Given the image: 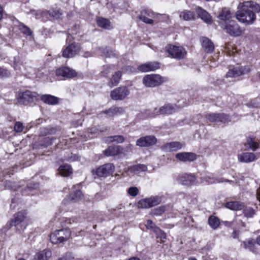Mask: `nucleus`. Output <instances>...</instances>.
<instances>
[{
	"instance_id": "14",
	"label": "nucleus",
	"mask_w": 260,
	"mask_h": 260,
	"mask_svg": "<svg viewBox=\"0 0 260 260\" xmlns=\"http://www.w3.org/2000/svg\"><path fill=\"white\" fill-rule=\"evenodd\" d=\"M56 75L58 77L73 78L77 75V73L75 70L72 69L67 67H62L56 70Z\"/></svg>"
},
{
	"instance_id": "37",
	"label": "nucleus",
	"mask_w": 260,
	"mask_h": 260,
	"mask_svg": "<svg viewBox=\"0 0 260 260\" xmlns=\"http://www.w3.org/2000/svg\"><path fill=\"white\" fill-rule=\"evenodd\" d=\"M125 140L123 136L117 135L110 136L107 138V141L109 142H116L117 143H122Z\"/></svg>"
},
{
	"instance_id": "7",
	"label": "nucleus",
	"mask_w": 260,
	"mask_h": 260,
	"mask_svg": "<svg viewBox=\"0 0 260 260\" xmlns=\"http://www.w3.org/2000/svg\"><path fill=\"white\" fill-rule=\"evenodd\" d=\"M130 93L128 88L125 86H120L112 90L110 96L113 100H122Z\"/></svg>"
},
{
	"instance_id": "56",
	"label": "nucleus",
	"mask_w": 260,
	"mask_h": 260,
	"mask_svg": "<svg viewBox=\"0 0 260 260\" xmlns=\"http://www.w3.org/2000/svg\"><path fill=\"white\" fill-rule=\"evenodd\" d=\"M104 54H105L106 57H110L112 55V50H103Z\"/></svg>"
},
{
	"instance_id": "47",
	"label": "nucleus",
	"mask_w": 260,
	"mask_h": 260,
	"mask_svg": "<svg viewBox=\"0 0 260 260\" xmlns=\"http://www.w3.org/2000/svg\"><path fill=\"white\" fill-rule=\"evenodd\" d=\"M127 192L130 196L135 197L138 194L139 189L137 187H131L128 189Z\"/></svg>"
},
{
	"instance_id": "20",
	"label": "nucleus",
	"mask_w": 260,
	"mask_h": 260,
	"mask_svg": "<svg viewBox=\"0 0 260 260\" xmlns=\"http://www.w3.org/2000/svg\"><path fill=\"white\" fill-rule=\"evenodd\" d=\"M183 146V144L179 142H172L164 144L161 148L164 151L170 152L179 150Z\"/></svg>"
},
{
	"instance_id": "3",
	"label": "nucleus",
	"mask_w": 260,
	"mask_h": 260,
	"mask_svg": "<svg viewBox=\"0 0 260 260\" xmlns=\"http://www.w3.org/2000/svg\"><path fill=\"white\" fill-rule=\"evenodd\" d=\"M71 232L68 228L56 230L51 233L50 240L52 243L58 244L68 240L71 237Z\"/></svg>"
},
{
	"instance_id": "8",
	"label": "nucleus",
	"mask_w": 260,
	"mask_h": 260,
	"mask_svg": "<svg viewBox=\"0 0 260 260\" xmlns=\"http://www.w3.org/2000/svg\"><path fill=\"white\" fill-rule=\"evenodd\" d=\"M177 109V106L174 105H171L170 104H166L163 106L160 107L159 109L155 108L154 109L153 113L151 114V117H154L156 115L160 114H171L174 113Z\"/></svg>"
},
{
	"instance_id": "5",
	"label": "nucleus",
	"mask_w": 260,
	"mask_h": 260,
	"mask_svg": "<svg viewBox=\"0 0 260 260\" xmlns=\"http://www.w3.org/2000/svg\"><path fill=\"white\" fill-rule=\"evenodd\" d=\"M166 81L164 78L159 74L147 75L143 78V83L146 87H155Z\"/></svg>"
},
{
	"instance_id": "52",
	"label": "nucleus",
	"mask_w": 260,
	"mask_h": 260,
	"mask_svg": "<svg viewBox=\"0 0 260 260\" xmlns=\"http://www.w3.org/2000/svg\"><path fill=\"white\" fill-rule=\"evenodd\" d=\"M74 258L72 254L67 253L65 256L59 258L58 260H73Z\"/></svg>"
},
{
	"instance_id": "11",
	"label": "nucleus",
	"mask_w": 260,
	"mask_h": 260,
	"mask_svg": "<svg viewBox=\"0 0 260 260\" xmlns=\"http://www.w3.org/2000/svg\"><path fill=\"white\" fill-rule=\"evenodd\" d=\"M178 180L179 183L183 185H196L198 183L196 176L191 174H183L180 175Z\"/></svg>"
},
{
	"instance_id": "12",
	"label": "nucleus",
	"mask_w": 260,
	"mask_h": 260,
	"mask_svg": "<svg viewBox=\"0 0 260 260\" xmlns=\"http://www.w3.org/2000/svg\"><path fill=\"white\" fill-rule=\"evenodd\" d=\"M115 170V167L112 164L108 163L100 166L96 169V175L99 177H106L111 174Z\"/></svg>"
},
{
	"instance_id": "27",
	"label": "nucleus",
	"mask_w": 260,
	"mask_h": 260,
	"mask_svg": "<svg viewBox=\"0 0 260 260\" xmlns=\"http://www.w3.org/2000/svg\"><path fill=\"white\" fill-rule=\"evenodd\" d=\"M98 25L101 27L106 29H111L113 28L111 22L108 19L99 17L96 20Z\"/></svg>"
},
{
	"instance_id": "61",
	"label": "nucleus",
	"mask_w": 260,
	"mask_h": 260,
	"mask_svg": "<svg viewBox=\"0 0 260 260\" xmlns=\"http://www.w3.org/2000/svg\"><path fill=\"white\" fill-rule=\"evenodd\" d=\"M38 186V184H34L33 185V186L30 184V185H28L26 188L27 189L31 190L32 189L37 188Z\"/></svg>"
},
{
	"instance_id": "13",
	"label": "nucleus",
	"mask_w": 260,
	"mask_h": 260,
	"mask_svg": "<svg viewBox=\"0 0 260 260\" xmlns=\"http://www.w3.org/2000/svg\"><path fill=\"white\" fill-rule=\"evenodd\" d=\"M206 118L210 122H221L225 123L230 121V117L224 113H210L207 114Z\"/></svg>"
},
{
	"instance_id": "25",
	"label": "nucleus",
	"mask_w": 260,
	"mask_h": 260,
	"mask_svg": "<svg viewBox=\"0 0 260 260\" xmlns=\"http://www.w3.org/2000/svg\"><path fill=\"white\" fill-rule=\"evenodd\" d=\"M40 99L44 103L49 105H56L58 103V98L50 94L42 95Z\"/></svg>"
},
{
	"instance_id": "57",
	"label": "nucleus",
	"mask_w": 260,
	"mask_h": 260,
	"mask_svg": "<svg viewBox=\"0 0 260 260\" xmlns=\"http://www.w3.org/2000/svg\"><path fill=\"white\" fill-rule=\"evenodd\" d=\"M234 51V50H226L225 53L227 56H231V55H234L236 53H237V50Z\"/></svg>"
},
{
	"instance_id": "60",
	"label": "nucleus",
	"mask_w": 260,
	"mask_h": 260,
	"mask_svg": "<svg viewBox=\"0 0 260 260\" xmlns=\"http://www.w3.org/2000/svg\"><path fill=\"white\" fill-rule=\"evenodd\" d=\"M144 13L145 15H147L150 17H152L153 15V12L149 10H145Z\"/></svg>"
},
{
	"instance_id": "16",
	"label": "nucleus",
	"mask_w": 260,
	"mask_h": 260,
	"mask_svg": "<svg viewBox=\"0 0 260 260\" xmlns=\"http://www.w3.org/2000/svg\"><path fill=\"white\" fill-rule=\"evenodd\" d=\"M250 68L247 66H239L234 68L232 70H230L226 74V77H237L242 75L247 74L249 72Z\"/></svg>"
},
{
	"instance_id": "22",
	"label": "nucleus",
	"mask_w": 260,
	"mask_h": 260,
	"mask_svg": "<svg viewBox=\"0 0 260 260\" xmlns=\"http://www.w3.org/2000/svg\"><path fill=\"white\" fill-rule=\"evenodd\" d=\"M123 150L121 146H110L104 151V153L107 156H111L122 153Z\"/></svg>"
},
{
	"instance_id": "17",
	"label": "nucleus",
	"mask_w": 260,
	"mask_h": 260,
	"mask_svg": "<svg viewBox=\"0 0 260 260\" xmlns=\"http://www.w3.org/2000/svg\"><path fill=\"white\" fill-rule=\"evenodd\" d=\"M161 52L165 53L166 57H171L175 59H182L186 54L185 50H164Z\"/></svg>"
},
{
	"instance_id": "58",
	"label": "nucleus",
	"mask_w": 260,
	"mask_h": 260,
	"mask_svg": "<svg viewBox=\"0 0 260 260\" xmlns=\"http://www.w3.org/2000/svg\"><path fill=\"white\" fill-rule=\"evenodd\" d=\"M124 70L128 72H133L135 71V68L131 66L125 67L123 68Z\"/></svg>"
},
{
	"instance_id": "62",
	"label": "nucleus",
	"mask_w": 260,
	"mask_h": 260,
	"mask_svg": "<svg viewBox=\"0 0 260 260\" xmlns=\"http://www.w3.org/2000/svg\"><path fill=\"white\" fill-rule=\"evenodd\" d=\"M166 49H179V47L176 46L175 45H171V44H169V45H167V46L166 47Z\"/></svg>"
},
{
	"instance_id": "34",
	"label": "nucleus",
	"mask_w": 260,
	"mask_h": 260,
	"mask_svg": "<svg viewBox=\"0 0 260 260\" xmlns=\"http://www.w3.org/2000/svg\"><path fill=\"white\" fill-rule=\"evenodd\" d=\"M147 167L144 165L138 164L131 167L129 168V171L133 173H138L140 172H143L147 170Z\"/></svg>"
},
{
	"instance_id": "9",
	"label": "nucleus",
	"mask_w": 260,
	"mask_h": 260,
	"mask_svg": "<svg viewBox=\"0 0 260 260\" xmlns=\"http://www.w3.org/2000/svg\"><path fill=\"white\" fill-rule=\"evenodd\" d=\"M74 187L76 188L75 190L64 199L63 201L64 204L76 202L82 198L83 194L80 190V185H74Z\"/></svg>"
},
{
	"instance_id": "44",
	"label": "nucleus",
	"mask_w": 260,
	"mask_h": 260,
	"mask_svg": "<svg viewBox=\"0 0 260 260\" xmlns=\"http://www.w3.org/2000/svg\"><path fill=\"white\" fill-rule=\"evenodd\" d=\"M24 126L23 123L20 121H17L14 125V131L16 133H21L23 132Z\"/></svg>"
},
{
	"instance_id": "45",
	"label": "nucleus",
	"mask_w": 260,
	"mask_h": 260,
	"mask_svg": "<svg viewBox=\"0 0 260 260\" xmlns=\"http://www.w3.org/2000/svg\"><path fill=\"white\" fill-rule=\"evenodd\" d=\"M149 68V71H155L160 68V64L158 62H148Z\"/></svg>"
},
{
	"instance_id": "21",
	"label": "nucleus",
	"mask_w": 260,
	"mask_h": 260,
	"mask_svg": "<svg viewBox=\"0 0 260 260\" xmlns=\"http://www.w3.org/2000/svg\"><path fill=\"white\" fill-rule=\"evenodd\" d=\"M240 162L249 163L257 159L256 155L251 152H244L238 155Z\"/></svg>"
},
{
	"instance_id": "28",
	"label": "nucleus",
	"mask_w": 260,
	"mask_h": 260,
	"mask_svg": "<svg viewBox=\"0 0 260 260\" xmlns=\"http://www.w3.org/2000/svg\"><path fill=\"white\" fill-rule=\"evenodd\" d=\"M58 172L61 176L67 177L72 173V170L70 165L66 164L59 167Z\"/></svg>"
},
{
	"instance_id": "32",
	"label": "nucleus",
	"mask_w": 260,
	"mask_h": 260,
	"mask_svg": "<svg viewBox=\"0 0 260 260\" xmlns=\"http://www.w3.org/2000/svg\"><path fill=\"white\" fill-rule=\"evenodd\" d=\"M200 42L202 47L205 49H214L215 46L213 43L208 38H201Z\"/></svg>"
},
{
	"instance_id": "30",
	"label": "nucleus",
	"mask_w": 260,
	"mask_h": 260,
	"mask_svg": "<svg viewBox=\"0 0 260 260\" xmlns=\"http://www.w3.org/2000/svg\"><path fill=\"white\" fill-rule=\"evenodd\" d=\"M123 109L120 107H113L107 110L103 111V113L106 114L109 117H113L118 113H121Z\"/></svg>"
},
{
	"instance_id": "50",
	"label": "nucleus",
	"mask_w": 260,
	"mask_h": 260,
	"mask_svg": "<svg viewBox=\"0 0 260 260\" xmlns=\"http://www.w3.org/2000/svg\"><path fill=\"white\" fill-rule=\"evenodd\" d=\"M138 69L139 71H142V72H149V68L148 62L139 66L138 67Z\"/></svg>"
},
{
	"instance_id": "2",
	"label": "nucleus",
	"mask_w": 260,
	"mask_h": 260,
	"mask_svg": "<svg viewBox=\"0 0 260 260\" xmlns=\"http://www.w3.org/2000/svg\"><path fill=\"white\" fill-rule=\"evenodd\" d=\"M8 224L10 228L14 226L18 231L24 230L28 224L27 212L22 211L16 213Z\"/></svg>"
},
{
	"instance_id": "64",
	"label": "nucleus",
	"mask_w": 260,
	"mask_h": 260,
	"mask_svg": "<svg viewBox=\"0 0 260 260\" xmlns=\"http://www.w3.org/2000/svg\"><path fill=\"white\" fill-rule=\"evenodd\" d=\"M256 198L260 202V187L257 189L256 191Z\"/></svg>"
},
{
	"instance_id": "43",
	"label": "nucleus",
	"mask_w": 260,
	"mask_h": 260,
	"mask_svg": "<svg viewBox=\"0 0 260 260\" xmlns=\"http://www.w3.org/2000/svg\"><path fill=\"white\" fill-rule=\"evenodd\" d=\"M201 178L202 179H203V181H202L201 182H203L204 181H206V182L209 184H212L216 182L215 178L211 174L207 175L205 177H203Z\"/></svg>"
},
{
	"instance_id": "15",
	"label": "nucleus",
	"mask_w": 260,
	"mask_h": 260,
	"mask_svg": "<svg viewBox=\"0 0 260 260\" xmlns=\"http://www.w3.org/2000/svg\"><path fill=\"white\" fill-rule=\"evenodd\" d=\"M157 142L156 138L153 136H147L138 139L136 141V145L141 147H149L154 145Z\"/></svg>"
},
{
	"instance_id": "54",
	"label": "nucleus",
	"mask_w": 260,
	"mask_h": 260,
	"mask_svg": "<svg viewBox=\"0 0 260 260\" xmlns=\"http://www.w3.org/2000/svg\"><path fill=\"white\" fill-rule=\"evenodd\" d=\"M14 68L16 71H21V68L19 64H18V62L17 61L16 58H14Z\"/></svg>"
},
{
	"instance_id": "35",
	"label": "nucleus",
	"mask_w": 260,
	"mask_h": 260,
	"mask_svg": "<svg viewBox=\"0 0 260 260\" xmlns=\"http://www.w3.org/2000/svg\"><path fill=\"white\" fill-rule=\"evenodd\" d=\"M246 147H248L252 151H254L259 147V144L255 141L252 138H248L247 139L246 143L245 144Z\"/></svg>"
},
{
	"instance_id": "55",
	"label": "nucleus",
	"mask_w": 260,
	"mask_h": 260,
	"mask_svg": "<svg viewBox=\"0 0 260 260\" xmlns=\"http://www.w3.org/2000/svg\"><path fill=\"white\" fill-rule=\"evenodd\" d=\"M11 182H9L8 183H7V185L9 187H10L11 189L14 190H18L20 188V186H16V185H14V186H12L11 185Z\"/></svg>"
},
{
	"instance_id": "53",
	"label": "nucleus",
	"mask_w": 260,
	"mask_h": 260,
	"mask_svg": "<svg viewBox=\"0 0 260 260\" xmlns=\"http://www.w3.org/2000/svg\"><path fill=\"white\" fill-rule=\"evenodd\" d=\"M53 130L49 129V128H43L42 129L41 134L43 135H46L48 134H52L53 133Z\"/></svg>"
},
{
	"instance_id": "49",
	"label": "nucleus",
	"mask_w": 260,
	"mask_h": 260,
	"mask_svg": "<svg viewBox=\"0 0 260 260\" xmlns=\"http://www.w3.org/2000/svg\"><path fill=\"white\" fill-rule=\"evenodd\" d=\"M10 75V72L0 67V78L8 77Z\"/></svg>"
},
{
	"instance_id": "19",
	"label": "nucleus",
	"mask_w": 260,
	"mask_h": 260,
	"mask_svg": "<svg viewBox=\"0 0 260 260\" xmlns=\"http://www.w3.org/2000/svg\"><path fill=\"white\" fill-rule=\"evenodd\" d=\"M195 10L199 17L205 23L207 24H211L212 23V17L206 10L199 6L196 7Z\"/></svg>"
},
{
	"instance_id": "29",
	"label": "nucleus",
	"mask_w": 260,
	"mask_h": 260,
	"mask_svg": "<svg viewBox=\"0 0 260 260\" xmlns=\"http://www.w3.org/2000/svg\"><path fill=\"white\" fill-rule=\"evenodd\" d=\"M122 76V72L120 71L116 72L110 79L109 86L110 87L117 85L120 82Z\"/></svg>"
},
{
	"instance_id": "6",
	"label": "nucleus",
	"mask_w": 260,
	"mask_h": 260,
	"mask_svg": "<svg viewBox=\"0 0 260 260\" xmlns=\"http://www.w3.org/2000/svg\"><path fill=\"white\" fill-rule=\"evenodd\" d=\"M161 201V197L158 196H152L140 200L138 202L137 206L139 208H149L159 204Z\"/></svg>"
},
{
	"instance_id": "42",
	"label": "nucleus",
	"mask_w": 260,
	"mask_h": 260,
	"mask_svg": "<svg viewBox=\"0 0 260 260\" xmlns=\"http://www.w3.org/2000/svg\"><path fill=\"white\" fill-rule=\"evenodd\" d=\"M243 212H244V214L245 216H246L247 217H250V218L252 217L255 214V211H254V209H253L251 207L246 208L244 210Z\"/></svg>"
},
{
	"instance_id": "18",
	"label": "nucleus",
	"mask_w": 260,
	"mask_h": 260,
	"mask_svg": "<svg viewBox=\"0 0 260 260\" xmlns=\"http://www.w3.org/2000/svg\"><path fill=\"white\" fill-rule=\"evenodd\" d=\"M176 158L183 162L192 161L197 159V155L192 152H180L176 154Z\"/></svg>"
},
{
	"instance_id": "4",
	"label": "nucleus",
	"mask_w": 260,
	"mask_h": 260,
	"mask_svg": "<svg viewBox=\"0 0 260 260\" xmlns=\"http://www.w3.org/2000/svg\"><path fill=\"white\" fill-rule=\"evenodd\" d=\"M221 25L225 32L231 36H240L244 30L236 21L233 20L224 22Z\"/></svg>"
},
{
	"instance_id": "46",
	"label": "nucleus",
	"mask_w": 260,
	"mask_h": 260,
	"mask_svg": "<svg viewBox=\"0 0 260 260\" xmlns=\"http://www.w3.org/2000/svg\"><path fill=\"white\" fill-rule=\"evenodd\" d=\"M139 18L146 24H152L154 22L152 19L147 18L145 15H143V13L139 16Z\"/></svg>"
},
{
	"instance_id": "31",
	"label": "nucleus",
	"mask_w": 260,
	"mask_h": 260,
	"mask_svg": "<svg viewBox=\"0 0 260 260\" xmlns=\"http://www.w3.org/2000/svg\"><path fill=\"white\" fill-rule=\"evenodd\" d=\"M179 16L181 18L185 21H189L194 19V13L188 10H184L180 12Z\"/></svg>"
},
{
	"instance_id": "40",
	"label": "nucleus",
	"mask_w": 260,
	"mask_h": 260,
	"mask_svg": "<svg viewBox=\"0 0 260 260\" xmlns=\"http://www.w3.org/2000/svg\"><path fill=\"white\" fill-rule=\"evenodd\" d=\"M67 46L66 49H70L78 48V45L74 42L72 40V37L71 36H68L67 38Z\"/></svg>"
},
{
	"instance_id": "48",
	"label": "nucleus",
	"mask_w": 260,
	"mask_h": 260,
	"mask_svg": "<svg viewBox=\"0 0 260 260\" xmlns=\"http://www.w3.org/2000/svg\"><path fill=\"white\" fill-rule=\"evenodd\" d=\"M49 15L55 18H58L61 15V13L59 10H52L49 12Z\"/></svg>"
},
{
	"instance_id": "1",
	"label": "nucleus",
	"mask_w": 260,
	"mask_h": 260,
	"mask_svg": "<svg viewBox=\"0 0 260 260\" xmlns=\"http://www.w3.org/2000/svg\"><path fill=\"white\" fill-rule=\"evenodd\" d=\"M236 16L240 22L248 24H252L256 19L255 13L260 12V6L253 1H246L240 3Z\"/></svg>"
},
{
	"instance_id": "23",
	"label": "nucleus",
	"mask_w": 260,
	"mask_h": 260,
	"mask_svg": "<svg viewBox=\"0 0 260 260\" xmlns=\"http://www.w3.org/2000/svg\"><path fill=\"white\" fill-rule=\"evenodd\" d=\"M217 17L219 20L224 21V22H228L231 21L230 19L232 18V13L229 8H222L219 10Z\"/></svg>"
},
{
	"instance_id": "24",
	"label": "nucleus",
	"mask_w": 260,
	"mask_h": 260,
	"mask_svg": "<svg viewBox=\"0 0 260 260\" xmlns=\"http://www.w3.org/2000/svg\"><path fill=\"white\" fill-rule=\"evenodd\" d=\"M52 252L49 249H45L37 253L32 260H48L51 256Z\"/></svg>"
},
{
	"instance_id": "39",
	"label": "nucleus",
	"mask_w": 260,
	"mask_h": 260,
	"mask_svg": "<svg viewBox=\"0 0 260 260\" xmlns=\"http://www.w3.org/2000/svg\"><path fill=\"white\" fill-rule=\"evenodd\" d=\"M80 50H63L62 51V56L66 58H71L75 56L77 54V51Z\"/></svg>"
},
{
	"instance_id": "36",
	"label": "nucleus",
	"mask_w": 260,
	"mask_h": 260,
	"mask_svg": "<svg viewBox=\"0 0 260 260\" xmlns=\"http://www.w3.org/2000/svg\"><path fill=\"white\" fill-rule=\"evenodd\" d=\"M166 206H161L153 209L150 212L153 216H159L162 215L166 211Z\"/></svg>"
},
{
	"instance_id": "26",
	"label": "nucleus",
	"mask_w": 260,
	"mask_h": 260,
	"mask_svg": "<svg viewBox=\"0 0 260 260\" xmlns=\"http://www.w3.org/2000/svg\"><path fill=\"white\" fill-rule=\"evenodd\" d=\"M225 207L233 210H241L244 207L243 203L238 201L229 202L225 204Z\"/></svg>"
},
{
	"instance_id": "51",
	"label": "nucleus",
	"mask_w": 260,
	"mask_h": 260,
	"mask_svg": "<svg viewBox=\"0 0 260 260\" xmlns=\"http://www.w3.org/2000/svg\"><path fill=\"white\" fill-rule=\"evenodd\" d=\"M146 226L148 229L154 230L155 228V223L151 220H148L146 224Z\"/></svg>"
},
{
	"instance_id": "33",
	"label": "nucleus",
	"mask_w": 260,
	"mask_h": 260,
	"mask_svg": "<svg viewBox=\"0 0 260 260\" xmlns=\"http://www.w3.org/2000/svg\"><path fill=\"white\" fill-rule=\"evenodd\" d=\"M208 223L213 229L215 230L219 226L220 221L217 217L212 215L208 219Z\"/></svg>"
},
{
	"instance_id": "59",
	"label": "nucleus",
	"mask_w": 260,
	"mask_h": 260,
	"mask_svg": "<svg viewBox=\"0 0 260 260\" xmlns=\"http://www.w3.org/2000/svg\"><path fill=\"white\" fill-rule=\"evenodd\" d=\"M81 50L77 51V53H79L80 55H82L83 56L85 57H88L89 56V54L88 51H86L84 53H83L82 51L81 52Z\"/></svg>"
},
{
	"instance_id": "38",
	"label": "nucleus",
	"mask_w": 260,
	"mask_h": 260,
	"mask_svg": "<svg viewBox=\"0 0 260 260\" xmlns=\"http://www.w3.org/2000/svg\"><path fill=\"white\" fill-rule=\"evenodd\" d=\"M18 26L22 33L27 36H31L32 35V32L30 29L23 23L19 22V25Z\"/></svg>"
},
{
	"instance_id": "41",
	"label": "nucleus",
	"mask_w": 260,
	"mask_h": 260,
	"mask_svg": "<svg viewBox=\"0 0 260 260\" xmlns=\"http://www.w3.org/2000/svg\"><path fill=\"white\" fill-rule=\"evenodd\" d=\"M113 69V66L112 65L103 66L101 74L103 76L107 77Z\"/></svg>"
},
{
	"instance_id": "63",
	"label": "nucleus",
	"mask_w": 260,
	"mask_h": 260,
	"mask_svg": "<svg viewBox=\"0 0 260 260\" xmlns=\"http://www.w3.org/2000/svg\"><path fill=\"white\" fill-rule=\"evenodd\" d=\"M65 159L68 160L70 161H73L76 159V156L74 155V156H72L70 157H67Z\"/></svg>"
},
{
	"instance_id": "10",
	"label": "nucleus",
	"mask_w": 260,
	"mask_h": 260,
	"mask_svg": "<svg viewBox=\"0 0 260 260\" xmlns=\"http://www.w3.org/2000/svg\"><path fill=\"white\" fill-rule=\"evenodd\" d=\"M38 96V94L35 92L26 90L19 94V102L24 105H27L29 102L36 100Z\"/></svg>"
}]
</instances>
